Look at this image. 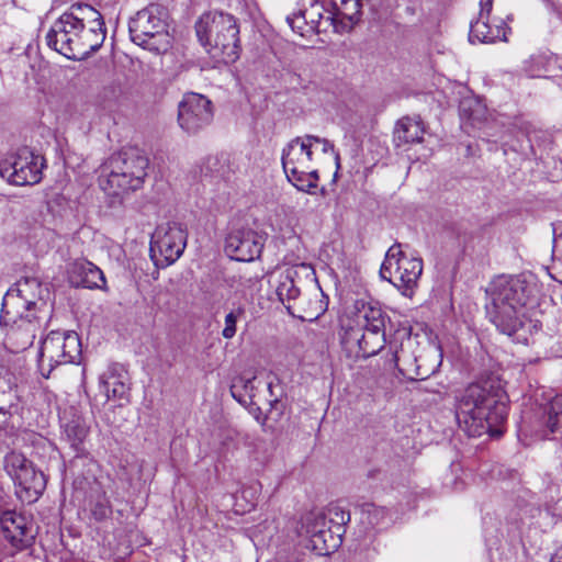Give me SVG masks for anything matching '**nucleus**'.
I'll return each instance as SVG.
<instances>
[{
	"mask_svg": "<svg viewBox=\"0 0 562 562\" xmlns=\"http://www.w3.org/2000/svg\"><path fill=\"white\" fill-rule=\"evenodd\" d=\"M317 10V7L312 5V10L310 12L311 25L306 21L305 11L302 10H300L296 13H293L292 15H288L286 23L289 24L293 32L300 34L301 36H304L305 33L318 29L319 24L322 23V20H325V16L321 12H317L318 20H314V11Z\"/></svg>",
	"mask_w": 562,
	"mask_h": 562,
	"instance_id": "33",
	"label": "nucleus"
},
{
	"mask_svg": "<svg viewBox=\"0 0 562 562\" xmlns=\"http://www.w3.org/2000/svg\"><path fill=\"white\" fill-rule=\"evenodd\" d=\"M0 530L16 551L25 550L34 542L30 521L25 516L15 512L8 510L1 515Z\"/></svg>",
	"mask_w": 562,
	"mask_h": 562,
	"instance_id": "16",
	"label": "nucleus"
},
{
	"mask_svg": "<svg viewBox=\"0 0 562 562\" xmlns=\"http://www.w3.org/2000/svg\"><path fill=\"white\" fill-rule=\"evenodd\" d=\"M48 293L46 286L35 277H25L15 283V289H11L3 297L1 308V321L12 322L14 311L16 313L24 310L26 313H36L40 311L38 302L45 306L44 296Z\"/></svg>",
	"mask_w": 562,
	"mask_h": 562,
	"instance_id": "8",
	"label": "nucleus"
},
{
	"mask_svg": "<svg viewBox=\"0 0 562 562\" xmlns=\"http://www.w3.org/2000/svg\"><path fill=\"white\" fill-rule=\"evenodd\" d=\"M562 241V237L554 238V245L555 247H559L560 243Z\"/></svg>",
	"mask_w": 562,
	"mask_h": 562,
	"instance_id": "48",
	"label": "nucleus"
},
{
	"mask_svg": "<svg viewBox=\"0 0 562 562\" xmlns=\"http://www.w3.org/2000/svg\"><path fill=\"white\" fill-rule=\"evenodd\" d=\"M329 514L333 515L330 521H335L338 525V530L350 520V514L338 507L330 509Z\"/></svg>",
	"mask_w": 562,
	"mask_h": 562,
	"instance_id": "40",
	"label": "nucleus"
},
{
	"mask_svg": "<svg viewBox=\"0 0 562 562\" xmlns=\"http://www.w3.org/2000/svg\"><path fill=\"white\" fill-rule=\"evenodd\" d=\"M81 355V341L76 331L53 330L41 344L38 370L43 378L49 379L57 367L79 363Z\"/></svg>",
	"mask_w": 562,
	"mask_h": 562,
	"instance_id": "6",
	"label": "nucleus"
},
{
	"mask_svg": "<svg viewBox=\"0 0 562 562\" xmlns=\"http://www.w3.org/2000/svg\"><path fill=\"white\" fill-rule=\"evenodd\" d=\"M100 385L108 400L123 398L128 391L127 373L122 366L111 364L100 376Z\"/></svg>",
	"mask_w": 562,
	"mask_h": 562,
	"instance_id": "27",
	"label": "nucleus"
},
{
	"mask_svg": "<svg viewBox=\"0 0 562 562\" xmlns=\"http://www.w3.org/2000/svg\"><path fill=\"white\" fill-rule=\"evenodd\" d=\"M486 316L504 335L516 341H527L524 310L538 304L540 289L532 278L522 276H499L486 288Z\"/></svg>",
	"mask_w": 562,
	"mask_h": 562,
	"instance_id": "1",
	"label": "nucleus"
},
{
	"mask_svg": "<svg viewBox=\"0 0 562 562\" xmlns=\"http://www.w3.org/2000/svg\"><path fill=\"white\" fill-rule=\"evenodd\" d=\"M456 419L470 437L499 436L507 418V396L494 380L470 384L456 396Z\"/></svg>",
	"mask_w": 562,
	"mask_h": 562,
	"instance_id": "2",
	"label": "nucleus"
},
{
	"mask_svg": "<svg viewBox=\"0 0 562 562\" xmlns=\"http://www.w3.org/2000/svg\"><path fill=\"white\" fill-rule=\"evenodd\" d=\"M423 273V259L408 256L402 244L395 243L385 254L380 269L383 280L392 283L403 295L412 297Z\"/></svg>",
	"mask_w": 562,
	"mask_h": 562,
	"instance_id": "7",
	"label": "nucleus"
},
{
	"mask_svg": "<svg viewBox=\"0 0 562 562\" xmlns=\"http://www.w3.org/2000/svg\"><path fill=\"white\" fill-rule=\"evenodd\" d=\"M423 390H424V391H427V392H430L429 386H426V387H424ZM431 392H434V391L431 390Z\"/></svg>",
	"mask_w": 562,
	"mask_h": 562,
	"instance_id": "50",
	"label": "nucleus"
},
{
	"mask_svg": "<svg viewBox=\"0 0 562 562\" xmlns=\"http://www.w3.org/2000/svg\"><path fill=\"white\" fill-rule=\"evenodd\" d=\"M68 281L75 288L104 289L105 278L100 268L86 259H77L68 266Z\"/></svg>",
	"mask_w": 562,
	"mask_h": 562,
	"instance_id": "21",
	"label": "nucleus"
},
{
	"mask_svg": "<svg viewBox=\"0 0 562 562\" xmlns=\"http://www.w3.org/2000/svg\"><path fill=\"white\" fill-rule=\"evenodd\" d=\"M299 144H300V147L297 148L299 155L302 156L307 161H310L312 158V149H311L312 143L302 142Z\"/></svg>",
	"mask_w": 562,
	"mask_h": 562,
	"instance_id": "42",
	"label": "nucleus"
},
{
	"mask_svg": "<svg viewBox=\"0 0 562 562\" xmlns=\"http://www.w3.org/2000/svg\"><path fill=\"white\" fill-rule=\"evenodd\" d=\"M360 314L364 319V328L367 333L372 336L381 335L385 337V323L389 317L380 306L363 304Z\"/></svg>",
	"mask_w": 562,
	"mask_h": 562,
	"instance_id": "31",
	"label": "nucleus"
},
{
	"mask_svg": "<svg viewBox=\"0 0 562 562\" xmlns=\"http://www.w3.org/2000/svg\"><path fill=\"white\" fill-rule=\"evenodd\" d=\"M551 562H562V546L553 553Z\"/></svg>",
	"mask_w": 562,
	"mask_h": 562,
	"instance_id": "45",
	"label": "nucleus"
},
{
	"mask_svg": "<svg viewBox=\"0 0 562 562\" xmlns=\"http://www.w3.org/2000/svg\"><path fill=\"white\" fill-rule=\"evenodd\" d=\"M187 232L180 223L167 222L155 229L150 241V258L157 267L176 262L187 246Z\"/></svg>",
	"mask_w": 562,
	"mask_h": 562,
	"instance_id": "9",
	"label": "nucleus"
},
{
	"mask_svg": "<svg viewBox=\"0 0 562 562\" xmlns=\"http://www.w3.org/2000/svg\"><path fill=\"white\" fill-rule=\"evenodd\" d=\"M148 166V157L136 146H128L110 157L108 168H115L117 171L126 172L133 178L138 177L140 182L144 183Z\"/></svg>",
	"mask_w": 562,
	"mask_h": 562,
	"instance_id": "19",
	"label": "nucleus"
},
{
	"mask_svg": "<svg viewBox=\"0 0 562 562\" xmlns=\"http://www.w3.org/2000/svg\"><path fill=\"white\" fill-rule=\"evenodd\" d=\"M297 271L294 268H288L279 276V283L277 286V295L279 300L285 305L290 314L295 315V310L302 305L300 299L301 290L295 283Z\"/></svg>",
	"mask_w": 562,
	"mask_h": 562,
	"instance_id": "26",
	"label": "nucleus"
},
{
	"mask_svg": "<svg viewBox=\"0 0 562 562\" xmlns=\"http://www.w3.org/2000/svg\"><path fill=\"white\" fill-rule=\"evenodd\" d=\"M493 0H482L481 1V13L480 16L483 18L484 14L488 15L492 11Z\"/></svg>",
	"mask_w": 562,
	"mask_h": 562,
	"instance_id": "43",
	"label": "nucleus"
},
{
	"mask_svg": "<svg viewBox=\"0 0 562 562\" xmlns=\"http://www.w3.org/2000/svg\"><path fill=\"white\" fill-rule=\"evenodd\" d=\"M3 467L15 485L26 494L29 502L37 499L42 495L46 487L45 475L23 453L14 450L8 452L3 460Z\"/></svg>",
	"mask_w": 562,
	"mask_h": 562,
	"instance_id": "11",
	"label": "nucleus"
},
{
	"mask_svg": "<svg viewBox=\"0 0 562 562\" xmlns=\"http://www.w3.org/2000/svg\"><path fill=\"white\" fill-rule=\"evenodd\" d=\"M195 32L210 55L224 64L235 63L241 52L238 20L224 11H209L195 23Z\"/></svg>",
	"mask_w": 562,
	"mask_h": 562,
	"instance_id": "3",
	"label": "nucleus"
},
{
	"mask_svg": "<svg viewBox=\"0 0 562 562\" xmlns=\"http://www.w3.org/2000/svg\"><path fill=\"white\" fill-rule=\"evenodd\" d=\"M326 517L317 515L313 521L307 525V533L312 549L321 555L329 554L339 546V539L334 537V532L326 528Z\"/></svg>",
	"mask_w": 562,
	"mask_h": 562,
	"instance_id": "23",
	"label": "nucleus"
},
{
	"mask_svg": "<svg viewBox=\"0 0 562 562\" xmlns=\"http://www.w3.org/2000/svg\"><path fill=\"white\" fill-rule=\"evenodd\" d=\"M19 404L18 396L14 392L9 391L8 393H3L0 395V415L4 417L7 415L12 416L18 414Z\"/></svg>",
	"mask_w": 562,
	"mask_h": 562,
	"instance_id": "39",
	"label": "nucleus"
},
{
	"mask_svg": "<svg viewBox=\"0 0 562 562\" xmlns=\"http://www.w3.org/2000/svg\"><path fill=\"white\" fill-rule=\"evenodd\" d=\"M267 386H268L269 391L271 392V390H272V382H268Z\"/></svg>",
	"mask_w": 562,
	"mask_h": 562,
	"instance_id": "49",
	"label": "nucleus"
},
{
	"mask_svg": "<svg viewBox=\"0 0 562 562\" xmlns=\"http://www.w3.org/2000/svg\"><path fill=\"white\" fill-rule=\"evenodd\" d=\"M263 237L251 228H236L225 239L224 250L236 261H252L260 257Z\"/></svg>",
	"mask_w": 562,
	"mask_h": 562,
	"instance_id": "13",
	"label": "nucleus"
},
{
	"mask_svg": "<svg viewBox=\"0 0 562 562\" xmlns=\"http://www.w3.org/2000/svg\"><path fill=\"white\" fill-rule=\"evenodd\" d=\"M97 18V10L86 3H75L63 13L46 34L48 47L68 59L76 57L77 41L80 38L86 20Z\"/></svg>",
	"mask_w": 562,
	"mask_h": 562,
	"instance_id": "5",
	"label": "nucleus"
},
{
	"mask_svg": "<svg viewBox=\"0 0 562 562\" xmlns=\"http://www.w3.org/2000/svg\"><path fill=\"white\" fill-rule=\"evenodd\" d=\"M364 2L368 0H330L331 10L327 11L325 21L329 22L336 32H348L360 21Z\"/></svg>",
	"mask_w": 562,
	"mask_h": 562,
	"instance_id": "17",
	"label": "nucleus"
},
{
	"mask_svg": "<svg viewBox=\"0 0 562 562\" xmlns=\"http://www.w3.org/2000/svg\"><path fill=\"white\" fill-rule=\"evenodd\" d=\"M45 159L30 147L22 146L0 165V173L15 186H33L42 180Z\"/></svg>",
	"mask_w": 562,
	"mask_h": 562,
	"instance_id": "10",
	"label": "nucleus"
},
{
	"mask_svg": "<svg viewBox=\"0 0 562 562\" xmlns=\"http://www.w3.org/2000/svg\"><path fill=\"white\" fill-rule=\"evenodd\" d=\"M213 104L205 95L187 92L178 104V124L188 134H195L213 120Z\"/></svg>",
	"mask_w": 562,
	"mask_h": 562,
	"instance_id": "12",
	"label": "nucleus"
},
{
	"mask_svg": "<svg viewBox=\"0 0 562 562\" xmlns=\"http://www.w3.org/2000/svg\"><path fill=\"white\" fill-rule=\"evenodd\" d=\"M245 315V308L243 306H238L232 310L225 316V326L223 328L222 335L226 339H232L236 334V324L238 319H240Z\"/></svg>",
	"mask_w": 562,
	"mask_h": 562,
	"instance_id": "37",
	"label": "nucleus"
},
{
	"mask_svg": "<svg viewBox=\"0 0 562 562\" xmlns=\"http://www.w3.org/2000/svg\"><path fill=\"white\" fill-rule=\"evenodd\" d=\"M496 40L507 41L506 29L503 26H496L492 29L487 22L483 21L482 18L475 21L470 26L469 41L474 43H493Z\"/></svg>",
	"mask_w": 562,
	"mask_h": 562,
	"instance_id": "32",
	"label": "nucleus"
},
{
	"mask_svg": "<svg viewBox=\"0 0 562 562\" xmlns=\"http://www.w3.org/2000/svg\"><path fill=\"white\" fill-rule=\"evenodd\" d=\"M296 149L293 144H289L283 149L282 166L288 180L299 190L306 193H313V189L317 188L318 173L316 170L306 171L296 165L294 156Z\"/></svg>",
	"mask_w": 562,
	"mask_h": 562,
	"instance_id": "20",
	"label": "nucleus"
},
{
	"mask_svg": "<svg viewBox=\"0 0 562 562\" xmlns=\"http://www.w3.org/2000/svg\"><path fill=\"white\" fill-rule=\"evenodd\" d=\"M562 425V396L555 395L547 403L540 405L537 420L533 426L541 439H549Z\"/></svg>",
	"mask_w": 562,
	"mask_h": 562,
	"instance_id": "22",
	"label": "nucleus"
},
{
	"mask_svg": "<svg viewBox=\"0 0 562 562\" xmlns=\"http://www.w3.org/2000/svg\"><path fill=\"white\" fill-rule=\"evenodd\" d=\"M246 406H249L250 414L263 426L267 422V416L262 414L261 408L254 401L252 404H247Z\"/></svg>",
	"mask_w": 562,
	"mask_h": 562,
	"instance_id": "41",
	"label": "nucleus"
},
{
	"mask_svg": "<svg viewBox=\"0 0 562 562\" xmlns=\"http://www.w3.org/2000/svg\"><path fill=\"white\" fill-rule=\"evenodd\" d=\"M256 376H238L234 379L231 385L232 396L241 405L252 404L256 396Z\"/></svg>",
	"mask_w": 562,
	"mask_h": 562,
	"instance_id": "34",
	"label": "nucleus"
},
{
	"mask_svg": "<svg viewBox=\"0 0 562 562\" xmlns=\"http://www.w3.org/2000/svg\"><path fill=\"white\" fill-rule=\"evenodd\" d=\"M106 35V29L102 14L97 10V18L86 20V26H82L80 38L77 41L76 57L74 60H82L91 54L98 52L102 46Z\"/></svg>",
	"mask_w": 562,
	"mask_h": 562,
	"instance_id": "18",
	"label": "nucleus"
},
{
	"mask_svg": "<svg viewBox=\"0 0 562 562\" xmlns=\"http://www.w3.org/2000/svg\"><path fill=\"white\" fill-rule=\"evenodd\" d=\"M307 140L316 142V140H322V139H321V138H318V137H316V136L308 135V136H307Z\"/></svg>",
	"mask_w": 562,
	"mask_h": 562,
	"instance_id": "47",
	"label": "nucleus"
},
{
	"mask_svg": "<svg viewBox=\"0 0 562 562\" xmlns=\"http://www.w3.org/2000/svg\"><path fill=\"white\" fill-rule=\"evenodd\" d=\"M362 522H367L372 527L386 524L389 510L385 507L376 506L372 503H364L359 506Z\"/></svg>",
	"mask_w": 562,
	"mask_h": 562,
	"instance_id": "35",
	"label": "nucleus"
},
{
	"mask_svg": "<svg viewBox=\"0 0 562 562\" xmlns=\"http://www.w3.org/2000/svg\"><path fill=\"white\" fill-rule=\"evenodd\" d=\"M426 126L420 115H405L394 126L395 140H424Z\"/></svg>",
	"mask_w": 562,
	"mask_h": 562,
	"instance_id": "28",
	"label": "nucleus"
},
{
	"mask_svg": "<svg viewBox=\"0 0 562 562\" xmlns=\"http://www.w3.org/2000/svg\"><path fill=\"white\" fill-rule=\"evenodd\" d=\"M459 114L463 124L480 126L487 117L486 105L475 97H465L460 101Z\"/></svg>",
	"mask_w": 562,
	"mask_h": 562,
	"instance_id": "30",
	"label": "nucleus"
},
{
	"mask_svg": "<svg viewBox=\"0 0 562 562\" xmlns=\"http://www.w3.org/2000/svg\"><path fill=\"white\" fill-rule=\"evenodd\" d=\"M434 360L427 363L429 355L412 359L404 350L394 355L395 366L398 372L409 381H423L436 373L441 364V353L432 350Z\"/></svg>",
	"mask_w": 562,
	"mask_h": 562,
	"instance_id": "15",
	"label": "nucleus"
},
{
	"mask_svg": "<svg viewBox=\"0 0 562 562\" xmlns=\"http://www.w3.org/2000/svg\"><path fill=\"white\" fill-rule=\"evenodd\" d=\"M465 150H467V155H473V153H474V146H473L472 144H470V143H469V144L465 146Z\"/></svg>",
	"mask_w": 562,
	"mask_h": 562,
	"instance_id": "46",
	"label": "nucleus"
},
{
	"mask_svg": "<svg viewBox=\"0 0 562 562\" xmlns=\"http://www.w3.org/2000/svg\"><path fill=\"white\" fill-rule=\"evenodd\" d=\"M363 340L364 341H361V349L359 350V352H352L351 356L356 358H368L376 355L382 349L385 342V337L381 335L372 336L369 333H363Z\"/></svg>",
	"mask_w": 562,
	"mask_h": 562,
	"instance_id": "36",
	"label": "nucleus"
},
{
	"mask_svg": "<svg viewBox=\"0 0 562 562\" xmlns=\"http://www.w3.org/2000/svg\"><path fill=\"white\" fill-rule=\"evenodd\" d=\"M91 515L98 521L106 519L111 514V505L104 493L97 496L95 501L91 504Z\"/></svg>",
	"mask_w": 562,
	"mask_h": 562,
	"instance_id": "38",
	"label": "nucleus"
},
{
	"mask_svg": "<svg viewBox=\"0 0 562 562\" xmlns=\"http://www.w3.org/2000/svg\"><path fill=\"white\" fill-rule=\"evenodd\" d=\"M61 440L74 451L75 457H85L88 453L86 439L89 435V426L81 416H74L61 424Z\"/></svg>",
	"mask_w": 562,
	"mask_h": 562,
	"instance_id": "25",
	"label": "nucleus"
},
{
	"mask_svg": "<svg viewBox=\"0 0 562 562\" xmlns=\"http://www.w3.org/2000/svg\"><path fill=\"white\" fill-rule=\"evenodd\" d=\"M143 186L140 178H133L131 175L117 171L115 168H109V173L100 179L101 189L113 196H124L142 189Z\"/></svg>",
	"mask_w": 562,
	"mask_h": 562,
	"instance_id": "24",
	"label": "nucleus"
},
{
	"mask_svg": "<svg viewBox=\"0 0 562 562\" xmlns=\"http://www.w3.org/2000/svg\"><path fill=\"white\" fill-rule=\"evenodd\" d=\"M530 127L531 126L529 124H526L524 136L527 137L528 139L539 138V136L537 135V131L531 130Z\"/></svg>",
	"mask_w": 562,
	"mask_h": 562,
	"instance_id": "44",
	"label": "nucleus"
},
{
	"mask_svg": "<svg viewBox=\"0 0 562 562\" xmlns=\"http://www.w3.org/2000/svg\"><path fill=\"white\" fill-rule=\"evenodd\" d=\"M42 317L36 313L22 312L16 313L14 311V319L11 322H2L0 324L8 326L7 339L11 344V347L15 351L25 350L31 347L34 342L36 334L42 327Z\"/></svg>",
	"mask_w": 562,
	"mask_h": 562,
	"instance_id": "14",
	"label": "nucleus"
},
{
	"mask_svg": "<svg viewBox=\"0 0 562 562\" xmlns=\"http://www.w3.org/2000/svg\"><path fill=\"white\" fill-rule=\"evenodd\" d=\"M128 33L136 45L157 54L166 53L171 47L167 9L150 3L137 11L128 21Z\"/></svg>",
	"mask_w": 562,
	"mask_h": 562,
	"instance_id": "4",
	"label": "nucleus"
},
{
	"mask_svg": "<svg viewBox=\"0 0 562 562\" xmlns=\"http://www.w3.org/2000/svg\"><path fill=\"white\" fill-rule=\"evenodd\" d=\"M339 337L341 345L351 356L352 352H359L361 341H364L363 327L353 318H341Z\"/></svg>",
	"mask_w": 562,
	"mask_h": 562,
	"instance_id": "29",
	"label": "nucleus"
}]
</instances>
